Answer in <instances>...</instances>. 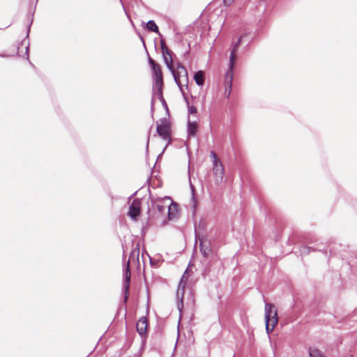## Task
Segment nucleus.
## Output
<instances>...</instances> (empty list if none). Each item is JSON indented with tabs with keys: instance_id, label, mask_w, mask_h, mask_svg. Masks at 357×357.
Wrapping results in <instances>:
<instances>
[{
	"instance_id": "obj_1",
	"label": "nucleus",
	"mask_w": 357,
	"mask_h": 357,
	"mask_svg": "<svg viewBox=\"0 0 357 357\" xmlns=\"http://www.w3.org/2000/svg\"><path fill=\"white\" fill-rule=\"evenodd\" d=\"M176 206L177 204H173L172 199L169 197L155 199L151 198L150 202H148L147 213L149 217L151 218L154 215L155 211H157L160 215H164L167 213L169 218L171 219L174 215L172 212L173 208L176 209Z\"/></svg>"
},
{
	"instance_id": "obj_2",
	"label": "nucleus",
	"mask_w": 357,
	"mask_h": 357,
	"mask_svg": "<svg viewBox=\"0 0 357 357\" xmlns=\"http://www.w3.org/2000/svg\"><path fill=\"white\" fill-rule=\"evenodd\" d=\"M274 308L275 307L273 304L269 303H265V322L267 333L273 330L278 321L277 310H274Z\"/></svg>"
},
{
	"instance_id": "obj_3",
	"label": "nucleus",
	"mask_w": 357,
	"mask_h": 357,
	"mask_svg": "<svg viewBox=\"0 0 357 357\" xmlns=\"http://www.w3.org/2000/svg\"><path fill=\"white\" fill-rule=\"evenodd\" d=\"M170 131L171 128L169 120L166 118H162L160 119V123L157 126L156 132L158 135L160 137H161L164 140L167 141V144L164 147L162 153L158 156V159L165 151L167 146L171 143Z\"/></svg>"
},
{
	"instance_id": "obj_4",
	"label": "nucleus",
	"mask_w": 357,
	"mask_h": 357,
	"mask_svg": "<svg viewBox=\"0 0 357 357\" xmlns=\"http://www.w3.org/2000/svg\"><path fill=\"white\" fill-rule=\"evenodd\" d=\"M198 240L199 241V250L202 256L206 259L211 257L213 255V250L210 241L203 236L200 237L196 235V241Z\"/></svg>"
},
{
	"instance_id": "obj_5",
	"label": "nucleus",
	"mask_w": 357,
	"mask_h": 357,
	"mask_svg": "<svg viewBox=\"0 0 357 357\" xmlns=\"http://www.w3.org/2000/svg\"><path fill=\"white\" fill-rule=\"evenodd\" d=\"M187 270L185 271L184 274H185ZM184 277L185 275H183V278H181L178 284V289L176 291L177 307L180 312L183 307V297L185 293V287L186 284V282L184 281Z\"/></svg>"
},
{
	"instance_id": "obj_6",
	"label": "nucleus",
	"mask_w": 357,
	"mask_h": 357,
	"mask_svg": "<svg viewBox=\"0 0 357 357\" xmlns=\"http://www.w3.org/2000/svg\"><path fill=\"white\" fill-rule=\"evenodd\" d=\"M131 273L130 270L129 261L127 262L126 268L124 273V278L123 281V287L124 289L123 302L126 303L128 301L129 296V289L130 283Z\"/></svg>"
},
{
	"instance_id": "obj_7",
	"label": "nucleus",
	"mask_w": 357,
	"mask_h": 357,
	"mask_svg": "<svg viewBox=\"0 0 357 357\" xmlns=\"http://www.w3.org/2000/svg\"><path fill=\"white\" fill-rule=\"evenodd\" d=\"M163 55V59L167 67V68L171 71L174 81H177L178 78H176V75H175V69L173 66V59H172V54L173 52L167 48V52H162Z\"/></svg>"
},
{
	"instance_id": "obj_8",
	"label": "nucleus",
	"mask_w": 357,
	"mask_h": 357,
	"mask_svg": "<svg viewBox=\"0 0 357 357\" xmlns=\"http://www.w3.org/2000/svg\"><path fill=\"white\" fill-rule=\"evenodd\" d=\"M141 201L139 199H135L130 206H129V211L128 213V215L133 219L136 220L137 218L139 215L140 209H141Z\"/></svg>"
},
{
	"instance_id": "obj_9",
	"label": "nucleus",
	"mask_w": 357,
	"mask_h": 357,
	"mask_svg": "<svg viewBox=\"0 0 357 357\" xmlns=\"http://www.w3.org/2000/svg\"><path fill=\"white\" fill-rule=\"evenodd\" d=\"M242 41V36L239 37L237 40V41L232 44L231 46V53L229 56V68L228 70H234V67L236 62V52L239 47Z\"/></svg>"
},
{
	"instance_id": "obj_10",
	"label": "nucleus",
	"mask_w": 357,
	"mask_h": 357,
	"mask_svg": "<svg viewBox=\"0 0 357 357\" xmlns=\"http://www.w3.org/2000/svg\"><path fill=\"white\" fill-rule=\"evenodd\" d=\"M213 173L215 176L216 183L222 181L225 175V169L221 161L213 164Z\"/></svg>"
},
{
	"instance_id": "obj_11",
	"label": "nucleus",
	"mask_w": 357,
	"mask_h": 357,
	"mask_svg": "<svg viewBox=\"0 0 357 357\" xmlns=\"http://www.w3.org/2000/svg\"><path fill=\"white\" fill-rule=\"evenodd\" d=\"M162 88H163V82H154L153 86V94H152V99H151V112H153V105H154V98L157 97L159 98L160 96H162Z\"/></svg>"
},
{
	"instance_id": "obj_12",
	"label": "nucleus",
	"mask_w": 357,
	"mask_h": 357,
	"mask_svg": "<svg viewBox=\"0 0 357 357\" xmlns=\"http://www.w3.org/2000/svg\"><path fill=\"white\" fill-rule=\"evenodd\" d=\"M232 80L233 70L227 69L225 76V96L227 98H229L231 93Z\"/></svg>"
},
{
	"instance_id": "obj_13",
	"label": "nucleus",
	"mask_w": 357,
	"mask_h": 357,
	"mask_svg": "<svg viewBox=\"0 0 357 357\" xmlns=\"http://www.w3.org/2000/svg\"><path fill=\"white\" fill-rule=\"evenodd\" d=\"M148 321L146 317H142L139 319L136 324V329L140 336L145 335L146 333Z\"/></svg>"
},
{
	"instance_id": "obj_14",
	"label": "nucleus",
	"mask_w": 357,
	"mask_h": 357,
	"mask_svg": "<svg viewBox=\"0 0 357 357\" xmlns=\"http://www.w3.org/2000/svg\"><path fill=\"white\" fill-rule=\"evenodd\" d=\"M177 72L175 70V75H176V78H178V79H176L177 81H175V82L177 84V86L180 88V89H181V83L180 78L181 77H183L187 80L188 72L186 68L182 64L180 63L177 65Z\"/></svg>"
},
{
	"instance_id": "obj_15",
	"label": "nucleus",
	"mask_w": 357,
	"mask_h": 357,
	"mask_svg": "<svg viewBox=\"0 0 357 357\" xmlns=\"http://www.w3.org/2000/svg\"><path fill=\"white\" fill-rule=\"evenodd\" d=\"M151 68V70L153 74V78L154 82H163L162 74V71L160 69V66L156 63L155 65L153 66Z\"/></svg>"
},
{
	"instance_id": "obj_16",
	"label": "nucleus",
	"mask_w": 357,
	"mask_h": 357,
	"mask_svg": "<svg viewBox=\"0 0 357 357\" xmlns=\"http://www.w3.org/2000/svg\"><path fill=\"white\" fill-rule=\"evenodd\" d=\"M197 123L196 121H190L188 120L187 127L188 135L189 137H195L197 134Z\"/></svg>"
},
{
	"instance_id": "obj_17",
	"label": "nucleus",
	"mask_w": 357,
	"mask_h": 357,
	"mask_svg": "<svg viewBox=\"0 0 357 357\" xmlns=\"http://www.w3.org/2000/svg\"><path fill=\"white\" fill-rule=\"evenodd\" d=\"M194 79L195 81V83L199 86H202L204 84V74L203 71L199 70L196 72L194 75Z\"/></svg>"
},
{
	"instance_id": "obj_18",
	"label": "nucleus",
	"mask_w": 357,
	"mask_h": 357,
	"mask_svg": "<svg viewBox=\"0 0 357 357\" xmlns=\"http://www.w3.org/2000/svg\"><path fill=\"white\" fill-rule=\"evenodd\" d=\"M310 357H325L324 354L318 349L310 347L308 349Z\"/></svg>"
},
{
	"instance_id": "obj_19",
	"label": "nucleus",
	"mask_w": 357,
	"mask_h": 357,
	"mask_svg": "<svg viewBox=\"0 0 357 357\" xmlns=\"http://www.w3.org/2000/svg\"><path fill=\"white\" fill-rule=\"evenodd\" d=\"M146 28L150 31H153L156 33H160L158 26H157L154 20H151L148 21V22L146 23Z\"/></svg>"
},
{
	"instance_id": "obj_20",
	"label": "nucleus",
	"mask_w": 357,
	"mask_h": 357,
	"mask_svg": "<svg viewBox=\"0 0 357 357\" xmlns=\"http://www.w3.org/2000/svg\"><path fill=\"white\" fill-rule=\"evenodd\" d=\"M312 250L310 247L303 245L301 247L300 252L302 255H305L310 254Z\"/></svg>"
},
{
	"instance_id": "obj_21",
	"label": "nucleus",
	"mask_w": 357,
	"mask_h": 357,
	"mask_svg": "<svg viewBox=\"0 0 357 357\" xmlns=\"http://www.w3.org/2000/svg\"><path fill=\"white\" fill-rule=\"evenodd\" d=\"M210 158H211L212 163H217L218 162H220V159L218 158V155L214 151H210Z\"/></svg>"
},
{
	"instance_id": "obj_22",
	"label": "nucleus",
	"mask_w": 357,
	"mask_h": 357,
	"mask_svg": "<svg viewBox=\"0 0 357 357\" xmlns=\"http://www.w3.org/2000/svg\"><path fill=\"white\" fill-rule=\"evenodd\" d=\"M188 114H193L197 113V109L196 107L194 105H188Z\"/></svg>"
},
{
	"instance_id": "obj_23",
	"label": "nucleus",
	"mask_w": 357,
	"mask_h": 357,
	"mask_svg": "<svg viewBox=\"0 0 357 357\" xmlns=\"http://www.w3.org/2000/svg\"><path fill=\"white\" fill-rule=\"evenodd\" d=\"M209 266H210V264H208L206 266V267L204 268V271L202 272L203 276L206 277V276H208L209 275V273H210Z\"/></svg>"
},
{
	"instance_id": "obj_24",
	"label": "nucleus",
	"mask_w": 357,
	"mask_h": 357,
	"mask_svg": "<svg viewBox=\"0 0 357 357\" xmlns=\"http://www.w3.org/2000/svg\"><path fill=\"white\" fill-rule=\"evenodd\" d=\"M160 45H161V49H162V52H167V47L166 45V43L165 42V40H161L160 41Z\"/></svg>"
},
{
	"instance_id": "obj_25",
	"label": "nucleus",
	"mask_w": 357,
	"mask_h": 357,
	"mask_svg": "<svg viewBox=\"0 0 357 357\" xmlns=\"http://www.w3.org/2000/svg\"><path fill=\"white\" fill-rule=\"evenodd\" d=\"M190 188H191L192 194V202H193V207L195 208L196 207V200H195V196H194L195 189H194V187L192 185H190Z\"/></svg>"
},
{
	"instance_id": "obj_26",
	"label": "nucleus",
	"mask_w": 357,
	"mask_h": 357,
	"mask_svg": "<svg viewBox=\"0 0 357 357\" xmlns=\"http://www.w3.org/2000/svg\"><path fill=\"white\" fill-rule=\"evenodd\" d=\"M161 103H162L164 109L166 110L167 113L169 114V109H168V106H167V104L165 100L164 101L161 102Z\"/></svg>"
},
{
	"instance_id": "obj_27",
	"label": "nucleus",
	"mask_w": 357,
	"mask_h": 357,
	"mask_svg": "<svg viewBox=\"0 0 357 357\" xmlns=\"http://www.w3.org/2000/svg\"><path fill=\"white\" fill-rule=\"evenodd\" d=\"M234 0H223L224 4L226 6H230Z\"/></svg>"
},
{
	"instance_id": "obj_28",
	"label": "nucleus",
	"mask_w": 357,
	"mask_h": 357,
	"mask_svg": "<svg viewBox=\"0 0 357 357\" xmlns=\"http://www.w3.org/2000/svg\"><path fill=\"white\" fill-rule=\"evenodd\" d=\"M149 63L150 64L151 67L156 64V63L150 56L149 57Z\"/></svg>"
},
{
	"instance_id": "obj_29",
	"label": "nucleus",
	"mask_w": 357,
	"mask_h": 357,
	"mask_svg": "<svg viewBox=\"0 0 357 357\" xmlns=\"http://www.w3.org/2000/svg\"><path fill=\"white\" fill-rule=\"evenodd\" d=\"M119 1H120L121 3V5H122V6H123V10H124V12H125L126 15L128 16V17L129 18V20H131V19H130V17L129 15H128V13L126 12V8H125V7H124V6H123V2H122V0H119Z\"/></svg>"
},
{
	"instance_id": "obj_30",
	"label": "nucleus",
	"mask_w": 357,
	"mask_h": 357,
	"mask_svg": "<svg viewBox=\"0 0 357 357\" xmlns=\"http://www.w3.org/2000/svg\"><path fill=\"white\" fill-rule=\"evenodd\" d=\"M32 22H33V20H31V22H29V24L28 25L27 36H29V33L30 31V28H31V25Z\"/></svg>"
},
{
	"instance_id": "obj_31",
	"label": "nucleus",
	"mask_w": 357,
	"mask_h": 357,
	"mask_svg": "<svg viewBox=\"0 0 357 357\" xmlns=\"http://www.w3.org/2000/svg\"><path fill=\"white\" fill-rule=\"evenodd\" d=\"M149 139H150V135L149 134L148 138H147L146 146V151H148V149H149Z\"/></svg>"
},
{
	"instance_id": "obj_32",
	"label": "nucleus",
	"mask_w": 357,
	"mask_h": 357,
	"mask_svg": "<svg viewBox=\"0 0 357 357\" xmlns=\"http://www.w3.org/2000/svg\"><path fill=\"white\" fill-rule=\"evenodd\" d=\"M26 54L27 59L29 60V46H27L26 47Z\"/></svg>"
},
{
	"instance_id": "obj_33",
	"label": "nucleus",
	"mask_w": 357,
	"mask_h": 357,
	"mask_svg": "<svg viewBox=\"0 0 357 357\" xmlns=\"http://www.w3.org/2000/svg\"><path fill=\"white\" fill-rule=\"evenodd\" d=\"M158 98L160 100V102H162V101H164V100H165V98H164V97H163V95H162V96H160V97H159V98Z\"/></svg>"
},
{
	"instance_id": "obj_34",
	"label": "nucleus",
	"mask_w": 357,
	"mask_h": 357,
	"mask_svg": "<svg viewBox=\"0 0 357 357\" xmlns=\"http://www.w3.org/2000/svg\"><path fill=\"white\" fill-rule=\"evenodd\" d=\"M139 36H140V39H141V40H142V43H143V45H145V42H144V38H143L141 35H139Z\"/></svg>"
},
{
	"instance_id": "obj_35",
	"label": "nucleus",
	"mask_w": 357,
	"mask_h": 357,
	"mask_svg": "<svg viewBox=\"0 0 357 357\" xmlns=\"http://www.w3.org/2000/svg\"><path fill=\"white\" fill-rule=\"evenodd\" d=\"M8 56L7 55H5V54H0V57H6Z\"/></svg>"
},
{
	"instance_id": "obj_36",
	"label": "nucleus",
	"mask_w": 357,
	"mask_h": 357,
	"mask_svg": "<svg viewBox=\"0 0 357 357\" xmlns=\"http://www.w3.org/2000/svg\"><path fill=\"white\" fill-rule=\"evenodd\" d=\"M189 53V50L188 51H186L184 54V55L185 56L186 54H188Z\"/></svg>"
},
{
	"instance_id": "obj_37",
	"label": "nucleus",
	"mask_w": 357,
	"mask_h": 357,
	"mask_svg": "<svg viewBox=\"0 0 357 357\" xmlns=\"http://www.w3.org/2000/svg\"><path fill=\"white\" fill-rule=\"evenodd\" d=\"M136 194H137V192H135L132 195V196H135Z\"/></svg>"
}]
</instances>
